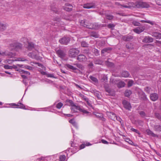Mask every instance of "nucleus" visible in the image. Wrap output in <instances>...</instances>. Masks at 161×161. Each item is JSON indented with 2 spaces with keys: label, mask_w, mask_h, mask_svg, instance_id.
<instances>
[{
  "label": "nucleus",
  "mask_w": 161,
  "mask_h": 161,
  "mask_svg": "<svg viewBox=\"0 0 161 161\" xmlns=\"http://www.w3.org/2000/svg\"><path fill=\"white\" fill-rule=\"evenodd\" d=\"M80 24L85 27L91 29H97L100 27V25L97 23H91L89 21L83 20L80 22Z\"/></svg>",
  "instance_id": "f257e3e1"
},
{
  "label": "nucleus",
  "mask_w": 161,
  "mask_h": 161,
  "mask_svg": "<svg viewBox=\"0 0 161 161\" xmlns=\"http://www.w3.org/2000/svg\"><path fill=\"white\" fill-rule=\"evenodd\" d=\"M135 6L139 8H147L149 7L148 3L146 2H136Z\"/></svg>",
  "instance_id": "f03ea898"
},
{
  "label": "nucleus",
  "mask_w": 161,
  "mask_h": 161,
  "mask_svg": "<svg viewBox=\"0 0 161 161\" xmlns=\"http://www.w3.org/2000/svg\"><path fill=\"white\" fill-rule=\"evenodd\" d=\"M80 51L77 48H72L69 51V56L71 58H75L79 53Z\"/></svg>",
  "instance_id": "7ed1b4c3"
},
{
  "label": "nucleus",
  "mask_w": 161,
  "mask_h": 161,
  "mask_svg": "<svg viewBox=\"0 0 161 161\" xmlns=\"http://www.w3.org/2000/svg\"><path fill=\"white\" fill-rule=\"evenodd\" d=\"M39 52L36 50L35 51H33L32 53H28V55L33 58H35L37 60L41 59L42 58L39 56Z\"/></svg>",
  "instance_id": "20e7f679"
},
{
  "label": "nucleus",
  "mask_w": 161,
  "mask_h": 161,
  "mask_svg": "<svg viewBox=\"0 0 161 161\" xmlns=\"http://www.w3.org/2000/svg\"><path fill=\"white\" fill-rule=\"evenodd\" d=\"M22 46L21 44L15 42L10 45V48L11 50H15L16 51L21 49Z\"/></svg>",
  "instance_id": "39448f33"
},
{
  "label": "nucleus",
  "mask_w": 161,
  "mask_h": 161,
  "mask_svg": "<svg viewBox=\"0 0 161 161\" xmlns=\"http://www.w3.org/2000/svg\"><path fill=\"white\" fill-rule=\"evenodd\" d=\"M70 41L69 37L66 36L61 38L59 40V42L63 45H67Z\"/></svg>",
  "instance_id": "423d86ee"
},
{
  "label": "nucleus",
  "mask_w": 161,
  "mask_h": 161,
  "mask_svg": "<svg viewBox=\"0 0 161 161\" xmlns=\"http://www.w3.org/2000/svg\"><path fill=\"white\" fill-rule=\"evenodd\" d=\"M115 4L118 6H121V8H130L133 5V3L132 2H130L127 3V5H122L119 4L118 2L115 3Z\"/></svg>",
  "instance_id": "0eeeda50"
},
{
  "label": "nucleus",
  "mask_w": 161,
  "mask_h": 161,
  "mask_svg": "<svg viewBox=\"0 0 161 161\" xmlns=\"http://www.w3.org/2000/svg\"><path fill=\"white\" fill-rule=\"evenodd\" d=\"M145 28L144 26H142L135 28L133 29V31L136 33L139 34L143 32L145 30Z\"/></svg>",
  "instance_id": "6e6552de"
},
{
  "label": "nucleus",
  "mask_w": 161,
  "mask_h": 161,
  "mask_svg": "<svg viewBox=\"0 0 161 161\" xmlns=\"http://www.w3.org/2000/svg\"><path fill=\"white\" fill-rule=\"evenodd\" d=\"M66 102L68 103H69L71 106V109L72 110H73L74 111H75L76 110V108H77L78 106H76V105H75L73 102L70 100H67L66 101Z\"/></svg>",
  "instance_id": "1a4fd4ad"
},
{
  "label": "nucleus",
  "mask_w": 161,
  "mask_h": 161,
  "mask_svg": "<svg viewBox=\"0 0 161 161\" xmlns=\"http://www.w3.org/2000/svg\"><path fill=\"white\" fill-rule=\"evenodd\" d=\"M96 7L95 5L93 3H87L83 5V8H84L89 9L95 8Z\"/></svg>",
  "instance_id": "9d476101"
},
{
  "label": "nucleus",
  "mask_w": 161,
  "mask_h": 161,
  "mask_svg": "<svg viewBox=\"0 0 161 161\" xmlns=\"http://www.w3.org/2000/svg\"><path fill=\"white\" fill-rule=\"evenodd\" d=\"M87 59L86 57L83 54H80L77 58V59L80 62H85Z\"/></svg>",
  "instance_id": "9b49d317"
},
{
  "label": "nucleus",
  "mask_w": 161,
  "mask_h": 161,
  "mask_svg": "<svg viewBox=\"0 0 161 161\" xmlns=\"http://www.w3.org/2000/svg\"><path fill=\"white\" fill-rule=\"evenodd\" d=\"M153 41V38L149 36H146L142 40V42L144 43H150Z\"/></svg>",
  "instance_id": "f8f14e48"
},
{
  "label": "nucleus",
  "mask_w": 161,
  "mask_h": 161,
  "mask_svg": "<svg viewBox=\"0 0 161 161\" xmlns=\"http://www.w3.org/2000/svg\"><path fill=\"white\" fill-rule=\"evenodd\" d=\"M72 5L70 4L66 3L65 5L63 7V8L64 10L67 11H70L72 10Z\"/></svg>",
  "instance_id": "ddd939ff"
},
{
  "label": "nucleus",
  "mask_w": 161,
  "mask_h": 161,
  "mask_svg": "<svg viewBox=\"0 0 161 161\" xmlns=\"http://www.w3.org/2000/svg\"><path fill=\"white\" fill-rule=\"evenodd\" d=\"M122 103L124 107L125 108L130 110L131 108V106L130 103L126 100H124L123 101Z\"/></svg>",
  "instance_id": "4468645a"
},
{
  "label": "nucleus",
  "mask_w": 161,
  "mask_h": 161,
  "mask_svg": "<svg viewBox=\"0 0 161 161\" xmlns=\"http://www.w3.org/2000/svg\"><path fill=\"white\" fill-rule=\"evenodd\" d=\"M12 105L16 106L15 108H17L25 109V106L21 103H18L17 104L13 103Z\"/></svg>",
  "instance_id": "2eb2a0df"
},
{
  "label": "nucleus",
  "mask_w": 161,
  "mask_h": 161,
  "mask_svg": "<svg viewBox=\"0 0 161 161\" xmlns=\"http://www.w3.org/2000/svg\"><path fill=\"white\" fill-rule=\"evenodd\" d=\"M150 97L151 100L155 101L158 98V95L156 93H152L150 95Z\"/></svg>",
  "instance_id": "dca6fc26"
},
{
  "label": "nucleus",
  "mask_w": 161,
  "mask_h": 161,
  "mask_svg": "<svg viewBox=\"0 0 161 161\" xmlns=\"http://www.w3.org/2000/svg\"><path fill=\"white\" fill-rule=\"evenodd\" d=\"M8 55L9 57L11 58L14 56V54L12 53H10L8 54L6 53L5 52H1L0 53V56Z\"/></svg>",
  "instance_id": "f3484780"
},
{
  "label": "nucleus",
  "mask_w": 161,
  "mask_h": 161,
  "mask_svg": "<svg viewBox=\"0 0 161 161\" xmlns=\"http://www.w3.org/2000/svg\"><path fill=\"white\" fill-rule=\"evenodd\" d=\"M107 114L110 119L114 120H115L116 115L114 114L111 112H108Z\"/></svg>",
  "instance_id": "a211bd4d"
},
{
  "label": "nucleus",
  "mask_w": 161,
  "mask_h": 161,
  "mask_svg": "<svg viewBox=\"0 0 161 161\" xmlns=\"http://www.w3.org/2000/svg\"><path fill=\"white\" fill-rule=\"evenodd\" d=\"M146 132L147 134L149 136H151L154 137H158V136L156 134H154L152 131L149 129H147L146 130Z\"/></svg>",
  "instance_id": "6ab92c4d"
},
{
  "label": "nucleus",
  "mask_w": 161,
  "mask_h": 161,
  "mask_svg": "<svg viewBox=\"0 0 161 161\" xmlns=\"http://www.w3.org/2000/svg\"><path fill=\"white\" fill-rule=\"evenodd\" d=\"M152 36L155 37L157 39H161V33L158 32H155L152 33Z\"/></svg>",
  "instance_id": "aec40b11"
},
{
  "label": "nucleus",
  "mask_w": 161,
  "mask_h": 161,
  "mask_svg": "<svg viewBox=\"0 0 161 161\" xmlns=\"http://www.w3.org/2000/svg\"><path fill=\"white\" fill-rule=\"evenodd\" d=\"M57 53L58 56L61 58H63L65 56V53L63 51L61 50H58L57 51Z\"/></svg>",
  "instance_id": "412c9836"
},
{
  "label": "nucleus",
  "mask_w": 161,
  "mask_h": 161,
  "mask_svg": "<svg viewBox=\"0 0 161 161\" xmlns=\"http://www.w3.org/2000/svg\"><path fill=\"white\" fill-rule=\"evenodd\" d=\"M130 75V74L127 71H124L122 72L121 74V76L123 77H127Z\"/></svg>",
  "instance_id": "4be33fe9"
},
{
  "label": "nucleus",
  "mask_w": 161,
  "mask_h": 161,
  "mask_svg": "<svg viewBox=\"0 0 161 161\" xmlns=\"http://www.w3.org/2000/svg\"><path fill=\"white\" fill-rule=\"evenodd\" d=\"M77 110H79L80 111L83 112L85 114H88L89 113V112L87 111L84 109L83 108H82L80 106H78L77 108L75 111L76 112Z\"/></svg>",
  "instance_id": "5701e85b"
},
{
  "label": "nucleus",
  "mask_w": 161,
  "mask_h": 161,
  "mask_svg": "<svg viewBox=\"0 0 161 161\" xmlns=\"http://www.w3.org/2000/svg\"><path fill=\"white\" fill-rule=\"evenodd\" d=\"M125 84L122 81H119L117 84L118 87L119 88H121L125 86Z\"/></svg>",
  "instance_id": "b1692460"
},
{
  "label": "nucleus",
  "mask_w": 161,
  "mask_h": 161,
  "mask_svg": "<svg viewBox=\"0 0 161 161\" xmlns=\"http://www.w3.org/2000/svg\"><path fill=\"white\" fill-rule=\"evenodd\" d=\"M34 47V44L32 42H28V49L29 50H32Z\"/></svg>",
  "instance_id": "393cba45"
},
{
  "label": "nucleus",
  "mask_w": 161,
  "mask_h": 161,
  "mask_svg": "<svg viewBox=\"0 0 161 161\" xmlns=\"http://www.w3.org/2000/svg\"><path fill=\"white\" fill-rule=\"evenodd\" d=\"M66 66L68 68L72 69L73 70H76L77 69V68H75L73 66L70 65L69 64H66Z\"/></svg>",
  "instance_id": "a878e982"
},
{
  "label": "nucleus",
  "mask_w": 161,
  "mask_h": 161,
  "mask_svg": "<svg viewBox=\"0 0 161 161\" xmlns=\"http://www.w3.org/2000/svg\"><path fill=\"white\" fill-rule=\"evenodd\" d=\"M27 61V60L23 58H17L16 59L13 60L12 62H14V61Z\"/></svg>",
  "instance_id": "bb28decb"
},
{
  "label": "nucleus",
  "mask_w": 161,
  "mask_h": 161,
  "mask_svg": "<svg viewBox=\"0 0 161 161\" xmlns=\"http://www.w3.org/2000/svg\"><path fill=\"white\" fill-rule=\"evenodd\" d=\"M90 36L94 37L95 38H98L99 36L98 35L96 32H93L91 33L90 34Z\"/></svg>",
  "instance_id": "cd10ccee"
},
{
  "label": "nucleus",
  "mask_w": 161,
  "mask_h": 161,
  "mask_svg": "<svg viewBox=\"0 0 161 161\" xmlns=\"http://www.w3.org/2000/svg\"><path fill=\"white\" fill-rule=\"evenodd\" d=\"M6 28V25L0 22V31H3Z\"/></svg>",
  "instance_id": "c85d7f7f"
},
{
  "label": "nucleus",
  "mask_w": 161,
  "mask_h": 161,
  "mask_svg": "<svg viewBox=\"0 0 161 161\" xmlns=\"http://www.w3.org/2000/svg\"><path fill=\"white\" fill-rule=\"evenodd\" d=\"M133 38L132 36H125L124 37L123 39L125 41H129Z\"/></svg>",
  "instance_id": "c756f323"
},
{
  "label": "nucleus",
  "mask_w": 161,
  "mask_h": 161,
  "mask_svg": "<svg viewBox=\"0 0 161 161\" xmlns=\"http://www.w3.org/2000/svg\"><path fill=\"white\" fill-rule=\"evenodd\" d=\"M112 50V48L110 47L106 48L103 49L101 51L102 53H104L105 52H107L108 51H110Z\"/></svg>",
  "instance_id": "7c9ffc66"
},
{
  "label": "nucleus",
  "mask_w": 161,
  "mask_h": 161,
  "mask_svg": "<svg viewBox=\"0 0 161 161\" xmlns=\"http://www.w3.org/2000/svg\"><path fill=\"white\" fill-rule=\"evenodd\" d=\"M131 94V91L130 90H126L125 91V96L128 97Z\"/></svg>",
  "instance_id": "2f4dec72"
},
{
  "label": "nucleus",
  "mask_w": 161,
  "mask_h": 161,
  "mask_svg": "<svg viewBox=\"0 0 161 161\" xmlns=\"http://www.w3.org/2000/svg\"><path fill=\"white\" fill-rule=\"evenodd\" d=\"M154 130L157 131H161V126L160 125H156L154 127Z\"/></svg>",
  "instance_id": "473e14b6"
},
{
  "label": "nucleus",
  "mask_w": 161,
  "mask_h": 161,
  "mask_svg": "<svg viewBox=\"0 0 161 161\" xmlns=\"http://www.w3.org/2000/svg\"><path fill=\"white\" fill-rule=\"evenodd\" d=\"M69 122L72 124L73 125L77 126V125L74 119H70L69 121Z\"/></svg>",
  "instance_id": "72a5a7b5"
},
{
  "label": "nucleus",
  "mask_w": 161,
  "mask_h": 161,
  "mask_svg": "<svg viewBox=\"0 0 161 161\" xmlns=\"http://www.w3.org/2000/svg\"><path fill=\"white\" fill-rule=\"evenodd\" d=\"M81 44L82 47H87L88 46V44L85 41L81 42Z\"/></svg>",
  "instance_id": "f704fd0d"
},
{
  "label": "nucleus",
  "mask_w": 161,
  "mask_h": 161,
  "mask_svg": "<svg viewBox=\"0 0 161 161\" xmlns=\"http://www.w3.org/2000/svg\"><path fill=\"white\" fill-rule=\"evenodd\" d=\"M90 79L92 80L94 82H98V80H97V79L95 77L92 76H90Z\"/></svg>",
  "instance_id": "c9c22d12"
},
{
  "label": "nucleus",
  "mask_w": 161,
  "mask_h": 161,
  "mask_svg": "<svg viewBox=\"0 0 161 161\" xmlns=\"http://www.w3.org/2000/svg\"><path fill=\"white\" fill-rule=\"evenodd\" d=\"M105 16L107 19L109 20L112 19L114 17L113 16L110 14H105Z\"/></svg>",
  "instance_id": "e433bc0d"
},
{
  "label": "nucleus",
  "mask_w": 161,
  "mask_h": 161,
  "mask_svg": "<svg viewBox=\"0 0 161 161\" xmlns=\"http://www.w3.org/2000/svg\"><path fill=\"white\" fill-rule=\"evenodd\" d=\"M66 158L65 155H61L59 157L60 161H64Z\"/></svg>",
  "instance_id": "4c0bfd02"
},
{
  "label": "nucleus",
  "mask_w": 161,
  "mask_h": 161,
  "mask_svg": "<svg viewBox=\"0 0 161 161\" xmlns=\"http://www.w3.org/2000/svg\"><path fill=\"white\" fill-rule=\"evenodd\" d=\"M63 103L61 102L58 103L56 105V107L58 109H60L63 106Z\"/></svg>",
  "instance_id": "58836bf2"
},
{
  "label": "nucleus",
  "mask_w": 161,
  "mask_h": 161,
  "mask_svg": "<svg viewBox=\"0 0 161 161\" xmlns=\"http://www.w3.org/2000/svg\"><path fill=\"white\" fill-rule=\"evenodd\" d=\"M132 24L135 26H139L140 25V23L136 21H134L132 22Z\"/></svg>",
  "instance_id": "ea45409f"
},
{
  "label": "nucleus",
  "mask_w": 161,
  "mask_h": 161,
  "mask_svg": "<svg viewBox=\"0 0 161 161\" xmlns=\"http://www.w3.org/2000/svg\"><path fill=\"white\" fill-rule=\"evenodd\" d=\"M145 91L148 93H149L151 91V89L149 87H147L145 88Z\"/></svg>",
  "instance_id": "a19ab883"
},
{
  "label": "nucleus",
  "mask_w": 161,
  "mask_h": 161,
  "mask_svg": "<svg viewBox=\"0 0 161 161\" xmlns=\"http://www.w3.org/2000/svg\"><path fill=\"white\" fill-rule=\"evenodd\" d=\"M133 81L130 80L128 82V87H130L132 86L133 83Z\"/></svg>",
  "instance_id": "79ce46f5"
},
{
  "label": "nucleus",
  "mask_w": 161,
  "mask_h": 161,
  "mask_svg": "<svg viewBox=\"0 0 161 161\" xmlns=\"http://www.w3.org/2000/svg\"><path fill=\"white\" fill-rule=\"evenodd\" d=\"M115 119L118 121H119L121 124H122L123 123V122L122 120L119 117H117L116 116V117L115 118Z\"/></svg>",
  "instance_id": "37998d69"
},
{
  "label": "nucleus",
  "mask_w": 161,
  "mask_h": 161,
  "mask_svg": "<svg viewBox=\"0 0 161 161\" xmlns=\"http://www.w3.org/2000/svg\"><path fill=\"white\" fill-rule=\"evenodd\" d=\"M4 68L6 69H12V66H10L8 65H4Z\"/></svg>",
  "instance_id": "c03bdc74"
},
{
  "label": "nucleus",
  "mask_w": 161,
  "mask_h": 161,
  "mask_svg": "<svg viewBox=\"0 0 161 161\" xmlns=\"http://www.w3.org/2000/svg\"><path fill=\"white\" fill-rule=\"evenodd\" d=\"M130 130H132L133 131L135 132H136V133H137L139 135H140V133L139 131H138L137 130L133 128H131L130 129Z\"/></svg>",
  "instance_id": "a18cd8bd"
},
{
  "label": "nucleus",
  "mask_w": 161,
  "mask_h": 161,
  "mask_svg": "<svg viewBox=\"0 0 161 161\" xmlns=\"http://www.w3.org/2000/svg\"><path fill=\"white\" fill-rule=\"evenodd\" d=\"M93 52L96 55H97L99 54V51L97 49H94L93 50Z\"/></svg>",
  "instance_id": "49530a36"
},
{
  "label": "nucleus",
  "mask_w": 161,
  "mask_h": 161,
  "mask_svg": "<svg viewBox=\"0 0 161 161\" xmlns=\"http://www.w3.org/2000/svg\"><path fill=\"white\" fill-rule=\"evenodd\" d=\"M51 9L55 13H57L58 10L55 7H51Z\"/></svg>",
  "instance_id": "de8ad7c7"
},
{
  "label": "nucleus",
  "mask_w": 161,
  "mask_h": 161,
  "mask_svg": "<svg viewBox=\"0 0 161 161\" xmlns=\"http://www.w3.org/2000/svg\"><path fill=\"white\" fill-rule=\"evenodd\" d=\"M80 96L82 98L85 100V101H87V99H88L85 96H84V95L82 94H80Z\"/></svg>",
  "instance_id": "09e8293b"
},
{
  "label": "nucleus",
  "mask_w": 161,
  "mask_h": 161,
  "mask_svg": "<svg viewBox=\"0 0 161 161\" xmlns=\"http://www.w3.org/2000/svg\"><path fill=\"white\" fill-rule=\"evenodd\" d=\"M25 68L29 70H32L33 69V68L32 67L28 66V65H25Z\"/></svg>",
  "instance_id": "8fccbe9b"
},
{
  "label": "nucleus",
  "mask_w": 161,
  "mask_h": 161,
  "mask_svg": "<svg viewBox=\"0 0 161 161\" xmlns=\"http://www.w3.org/2000/svg\"><path fill=\"white\" fill-rule=\"evenodd\" d=\"M106 64L108 66H113L114 64L112 63L108 62V61H107L106 62Z\"/></svg>",
  "instance_id": "3c124183"
},
{
  "label": "nucleus",
  "mask_w": 161,
  "mask_h": 161,
  "mask_svg": "<svg viewBox=\"0 0 161 161\" xmlns=\"http://www.w3.org/2000/svg\"><path fill=\"white\" fill-rule=\"evenodd\" d=\"M108 27L109 28H111L114 27L115 25L113 24H109L107 25Z\"/></svg>",
  "instance_id": "603ef678"
},
{
  "label": "nucleus",
  "mask_w": 161,
  "mask_h": 161,
  "mask_svg": "<svg viewBox=\"0 0 161 161\" xmlns=\"http://www.w3.org/2000/svg\"><path fill=\"white\" fill-rule=\"evenodd\" d=\"M155 2L157 4L161 6V0H156Z\"/></svg>",
  "instance_id": "864d4df0"
},
{
  "label": "nucleus",
  "mask_w": 161,
  "mask_h": 161,
  "mask_svg": "<svg viewBox=\"0 0 161 161\" xmlns=\"http://www.w3.org/2000/svg\"><path fill=\"white\" fill-rule=\"evenodd\" d=\"M140 114L142 117H144L145 116V114L143 111H141L140 112Z\"/></svg>",
  "instance_id": "5fc2aeb1"
},
{
  "label": "nucleus",
  "mask_w": 161,
  "mask_h": 161,
  "mask_svg": "<svg viewBox=\"0 0 161 161\" xmlns=\"http://www.w3.org/2000/svg\"><path fill=\"white\" fill-rule=\"evenodd\" d=\"M74 65H76L78 68L80 69H82L83 68L82 66L80 64H74Z\"/></svg>",
  "instance_id": "6e6d98bb"
},
{
  "label": "nucleus",
  "mask_w": 161,
  "mask_h": 161,
  "mask_svg": "<svg viewBox=\"0 0 161 161\" xmlns=\"http://www.w3.org/2000/svg\"><path fill=\"white\" fill-rule=\"evenodd\" d=\"M101 142L102 143L104 144H108V142L107 141L104 139L102 140Z\"/></svg>",
  "instance_id": "4d7b16f0"
},
{
  "label": "nucleus",
  "mask_w": 161,
  "mask_h": 161,
  "mask_svg": "<svg viewBox=\"0 0 161 161\" xmlns=\"http://www.w3.org/2000/svg\"><path fill=\"white\" fill-rule=\"evenodd\" d=\"M86 146L85 144H82L80 145V149H83Z\"/></svg>",
  "instance_id": "13d9d810"
},
{
  "label": "nucleus",
  "mask_w": 161,
  "mask_h": 161,
  "mask_svg": "<svg viewBox=\"0 0 161 161\" xmlns=\"http://www.w3.org/2000/svg\"><path fill=\"white\" fill-rule=\"evenodd\" d=\"M64 19L67 20H69V21L71 20V19L69 16H65L64 18Z\"/></svg>",
  "instance_id": "bf43d9fd"
},
{
  "label": "nucleus",
  "mask_w": 161,
  "mask_h": 161,
  "mask_svg": "<svg viewBox=\"0 0 161 161\" xmlns=\"http://www.w3.org/2000/svg\"><path fill=\"white\" fill-rule=\"evenodd\" d=\"M17 71H19L20 73L22 74H24V72L25 71L23 69H17Z\"/></svg>",
  "instance_id": "052dcab7"
},
{
  "label": "nucleus",
  "mask_w": 161,
  "mask_h": 161,
  "mask_svg": "<svg viewBox=\"0 0 161 161\" xmlns=\"http://www.w3.org/2000/svg\"><path fill=\"white\" fill-rule=\"evenodd\" d=\"M126 47L128 49H130L131 48V44L129 43H128L126 45Z\"/></svg>",
  "instance_id": "680f3d73"
},
{
  "label": "nucleus",
  "mask_w": 161,
  "mask_h": 161,
  "mask_svg": "<svg viewBox=\"0 0 161 161\" xmlns=\"http://www.w3.org/2000/svg\"><path fill=\"white\" fill-rule=\"evenodd\" d=\"M17 66L20 68H25V66H24L23 65L18 64L17 65Z\"/></svg>",
  "instance_id": "e2e57ef3"
},
{
  "label": "nucleus",
  "mask_w": 161,
  "mask_h": 161,
  "mask_svg": "<svg viewBox=\"0 0 161 161\" xmlns=\"http://www.w3.org/2000/svg\"><path fill=\"white\" fill-rule=\"evenodd\" d=\"M13 60H9V59H7V60H6L5 61V62H7V63H11V62H12V61Z\"/></svg>",
  "instance_id": "0e129e2a"
},
{
  "label": "nucleus",
  "mask_w": 161,
  "mask_h": 161,
  "mask_svg": "<svg viewBox=\"0 0 161 161\" xmlns=\"http://www.w3.org/2000/svg\"><path fill=\"white\" fill-rule=\"evenodd\" d=\"M17 65H13L12 66V69L14 68V69H15L16 70H17Z\"/></svg>",
  "instance_id": "69168bd1"
},
{
  "label": "nucleus",
  "mask_w": 161,
  "mask_h": 161,
  "mask_svg": "<svg viewBox=\"0 0 161 161\" xmlns=\"http://www.w3.org/2000/svg\"><path fill=\"white\" fill-rule=\"evenodd\" d=\"M129 143L130 144L132 145L136 146V145H134V143L132 141H130L129 140Z\"/></svg>",
  "instance_id": "338daca9"
},
{
  "label": "nucleus",
  "mask_w": 161,
  "mask_h": 161,
  "mask_svg": "<svg viewBox=\"0 0 161 161\" xmlns=\"http://www.w3.org/2000/svg\"><path fill=\"white\" fill-rule=\"evenodd\" d=\"M147 23H149V24H150L151 25H153V23L152 22V21H150V20H147Z\"/></svg>",
  "instance_id": "774afa93"
}]
</instances>
